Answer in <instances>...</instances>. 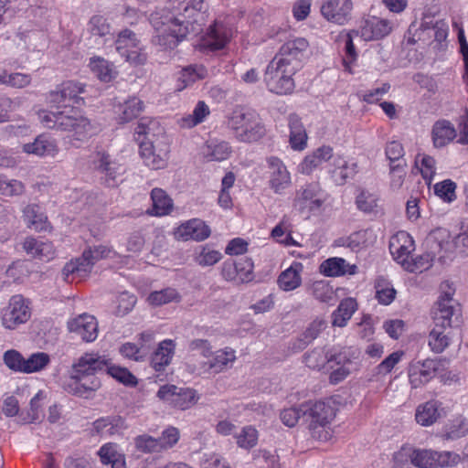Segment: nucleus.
<instances>
[{
    "label": "nucleus",
    "instance_id": "51",
    "mask_svg": "<svg viewBox=\"0 0 468 468\" xmlns=\"http://www.w3.org/2000/svg\"><path fill=\"white\" fill-rule=\"evenodd\" d=\"M292 223L287 217H283L271 232V236L277 242L285 246H298V243L292 237Z\"/></svg>",
    "mask_w": 468,
    "mask_h": 468
},
{
    "label": "nucleus",
    "instance_id": "42",
    "mask_svg": "<svg viewBox=\"0 0 468 468\" xmlns=\"http://www.w3.org/2000/svg\"><path fill=\"white\" fill-rule=\"evenodd\" d=\"M457 137L454 126L446 120H441L432 127V141L435 147H443Z\"/></svg>",
    "mask_w": 468,
    "mask_h": 468
},
{
    "label": "nucleus",
    "instance_id": "25",
    "mask_svg": "<svg viewBox=\"0 0 468 468\" xmlns=\"http://www.w3.org/2000/svg\"><path fill=\"white\" fill-rule=\"evenodd\" d=\"M377 240V234L372 229H360L351 233L347 237H342L335 240L338 247H346L353 251H360L372 246Z\"/></svg>",
    "mask_w": 468,
    "mask_h": 468
},
{
    "label": "nucleus",
    "instance_id": "54",
    "mask_svg": "<svg viewBox=\"0 0 468 468\" xmlns=\"http://www.w3.org/2000/svg\"><path fill=\"white\" fill-rule=\"evenodd\" d=\"M106 360L107 365L105 366L103 372H106L124 385L134 386L137 384L136 378L127 368L113 365L112 359L107 356Z\"/></svg>",
    "mask_w": 468,
    "mask_h": 468
},
{
    "label": "nucleus",
    "instance_id": "44",
    "mask_svg": "<svg viewBox=\"0 0 468 468\" xmlns=\"http://www.w3.org/2000/svg\"><path fill=\"white\" fill-rule=\"evenodd\" d=\"M357 309V303L353 298H346L342 300L332 314V325L337 327H345L347 322Z\"/></svg>",
    "mask_w": 468,
    "mask_h": 468
},
{
    "label": "nucleus",
    "instance_id": "45",
    "mask_svg": "<svg viewBox=\"0 0 468 468\" xmlns=\"http://www.w3.org/2000/svg\"><path fill=\"white\" fill-rule=\"evenodd\" d=\"M209 113L208 106L203 101H199L196 104L192 113L179 118L177 123L181 128L190 129L202 123Z\"/></svg>",
    "mask_w": 468,
    "mask_h": 468
},
{
    "label": "nucleus",
    "instance_id": "61",
    "mask_svg": "<svg viewBox=\"0 0 468 468\" xmlns=\"http://www.w3.org/2000/svg\"><path fill=\"white\" fill-rule=\"evenodd\" d=\"M375 288L376 298L379 303L388 305L394 301L397 292L389 282L379 278L376 282Z\"/></svg>",
    "mask_w": 468,
    "mask_h": 468
},
{
    "label": "nucleus",
    "instance_id": "37",
    "mask_svg": "<svg viewBox=\"0 0 468 468\" xmlns=\"http://www.w3.org/2000/svg\"><path fill=\"white\" fill-rule=\"evenodd\" d=\"M152 207L147 213L154 217L169 215L174 207L173 200L162 188L155 187L151 191Z\"/></svg>",
    "mask_w": 468,
    "mask_h": 468
},
{
    "label": "nucleus",
    "instance_id": "46",
    "mask_svg": "<svg viewBox=\"0 0 468 468\" xmlns=\"http://www.w3.org/2000/svg\"><path fill=\"white\" fill-rule=\"evenodd\" d=\"M93 428L101 436H112L119 433L125 425L123 419L120 416H110L95 420Z\"/></svg>",
    "mask_w": 468,
    "mask_h": 468
},
{
    "label": "nucleus",
    "instance_id": "22",
    "mask_svg": "<svg viewBox=\"0 0 468 468\" xmlns=\"http://www.w3.org/2000/svg\"><path fill=\"white\" fill-rule=\"evenodd\" d=\"M232 36V29L223 22L216 21L202 37L201 46L211 50L223 48Z\"/></svg>",
    "mask_w": 468,
    "mask_h": 468
},
{
    "label": "nucleus",
    "instance_id": "39",
    "mask_svg": "<svg viewBox=\"0 0 468 468\" xmlns=\"http://www.w3.org/2000/svg\"><path fill=\"white\" fill-rule=\"evenodd\" d=\"M290 129L289 143L293 150L302 151L307 145L306 130L296 114H291L288 118Z\"/></svg>",
    "mask_w": 468,
    "mask_h": 468
},
{
    "label": "nucleus",
    "instance_id": "43",
    "mask_svg": "<svg viewBox=\"0 0 468 468\" xmlns=\"http://www.w3.org/2000/svg\"><path fill=\"white\" fill-rule=\"evenodd\" d=\"M303 269V267L301 262H293L288 269L283 271L278 278L280 288L286 292L298 288L302 283L301 272Z\"/></svg>",
    "mask_w": 468,
    "mask_h": 468
},
{
    "label": "nucleus",
    "instance_id": "59",
    "mask_svg": "<svg viewBox=\"0 0 468 468\" xmlns=\"http://www.w3.org/2000/svg\"><path fill=\"white\" fill-rule=\"evenodd\" d=\"M329 350L324 348H314L306 353L303 356V362L312 369L320 370L329 363Z\"/></svg>",
    "mask_w": 468,
    "mask_h": 468
},
{
    "label": "nucleus",
    "instance_id": "31",
    "mask_svg": "<svg viewBox=\"0 0 468 468\" xmlns=\"http://www.w3.org/2000/svg\"><path fill=\"white\" fill-rule=\"evenodd\" d=\"M391 30L392 25L388 20L377 16L365 19L361 27V34L366 40L382 38L388 35Z\"/></svg>",
    "mask_w": 468,
    "mask_h": 468
},
{
    "label": "nucleus",
    "instance_id": "41",
    "mask_svg": "<svg viewBox=\"0 0 468 468\" xmlns=\"http://www.w3.org/2000/svg\"><path fill=\"white\" fill-rule=\"evenodd\" d=\"M305 410L310 418V423H331L335 416V409L325 401H315L309 406L305 405Z\"/></svg>",
    "mask_w": 468,
    "mask_h": 468
},
{
    "label": "nucleus",
    "instance_id": "58",
    "mask_svg": "<svg viewBox=\"0 0 468 468\" xmlns=\"http://www.w3.org/2000/svg\"><path fill=\"white\" fill-rule=\"evenodd\" d=\"M50 363V357L47 353L36 352L25 358V366L23 367L24 374H31L45 369Z\"/></svg>",
    "mask_w": 468,
    "mask_h": 468
},
{
    "label": "nucleus",
    "instance_id": "32",
    "mask_svg": "<svg viewBox=\"0 0 468 468\" xmlns=\"http://www.w3.org/2000/svg\"><path fill=\"white\" fill-rule=\"evenodd\" d=\"M90 251H83L81 257L76 258L66 263L62 270V274L66 281L69 280L70 275H74L78 278H84L91 271L94 263L90 258Z\"/></svg>",
    "mask_w": 468,
    "mask_h": 468
},
{
    "label": "nucleus",
    "instance_id": "27",
    "mask_svg": "<svg viewBox=\"0 0 468 468\" xmlns=\"http://www.w3.org/2000/svg\"><path fill=\"white\" fill-rule=\"evenodd\" d=\"M460 309L456 304H449V301H438L433 310L435 326L451 329L458 322Z\"/></svg>",
    "mask_w": 468,
    "mask_h": 468
},
{
    "label": "nucleus",
    "instance_id": "49",
    "mask_svg": "<svg viewBox=\"0 0 468 468\" xmlns=\"http://www.w3.org/2000/svg\"><path fill=\"white\" fill-rule=\"evenodd\" d=\"M450 343V330L434 325L428 337V344L431 351L440 354L449 346Z\"/></svg>",
    "mask_w": 468,
    "mask_h": 468
},
{
    "label": "nucleus",
    "instance_id": "1",
    "mask_svg": "<svg viewBox=\"0 0 468 468\" xmlns=\"http://www.w3.org/2000/svg\"><path fill=\"white\" fill-rule=\"evenodd\" d=\"M207 9L204 0H189L152 13L150 23L155 31L153 41L165 48H174L188 35H197L206 22Z\"/></svg>",
    "mask_w": 468,
    "mask_h": 468
},
{
    "label": "nucleus",
    "instance_id": "11",
    "mask_svg": "<svg viewBox=\"0 0 468 468\" xmlns=\"http://www.w3.org/2000/svg\"><path fill=\"white\" fill-rule=\"evenodd\" d=\"M114 44L116 51L125 61L143 64L146 60L145 54L142 52L141 41L133 31L127 28L120 31Z\"/></svg>",
    "mask_w": 468,
    "mask_h": 468
},
{
    "label": "nucleus",
    "instance_id": "5",
    "mask_svg": "<svg viewBox=\"0 0 468 468\" xmlns=\"http://www.w3.org/2000/svg\"><path fill=\"white\" fill-rule=\"evenodd\" d=\"M273 58L267 66L264 81L270 91L276 94H289L294 89L292 76L298 69Z\"/></svg>",
    "mask_w": 468,
    "mask_h": 468
},
{
    "label": "nucleus",
    "instance_id": "36",
    "mask_svg": "<svg viewBox=\"0 0 468 468\" xmlns=\"http://www.w3.org/2000/svg\"><path fill=\"white\" fill-rule=\"evenodd\" d=\"M140 154L144 164L153 168H163L166 164L168 150L164 149L156 153L153 142H140Z\"/></svg>",
    "mask_w": 468,
    "mask_h": 468
},
{
    "label": "nucleus",
    "instance_id": "48",
    "mask_svg": "<svg viewBox=\"0 0 468 468\" xmlns=\"http://www.w3.org/2000/svg\"><path fill=\"white\" fill-rule=\"evenodd\" d=\"M101 461L103 464H111L112 468H125V458L118 451L114 443H106L99 451Z\"/></svg>",
    "mask_w": 468,
    "mask_h": 468
},
{
    "label": "nucleus",
    "instance_id": "64",
    "mask_svg": "<svg viewBox=\"0 0 468 468\" xmlns=\"http://www.w3.org/2000/svg\"><path fill=\"white\" fill-rule=\"evenodd\" d=\"M413 466V447L403 446L393 455L392 468H411Z\"/></svg>",
    "mask_w": 468,
    "mask_h": 468
},
{
    "label": "nucleus",
    "instance_id": "20",
    "mask_svg": "<svg viewBox=\"0 0 468 468\" xmlns=\"http://www.w3.org/2000/svg\"><path fill=\"white\" fill-rule=\"evenodd\" d=\"M211 234V229L200 218H192L180 224L175 230V237L178 240L202 241Z\"/></svg>",
    "mask_w": 468,
    "mask_h": 468
},
{
    "label": "nucleus",
    "instance_id": "62",
    "mask_svg": "<svg viewBox=\"0 0 468 468\" xmlns=\"http://www.w3.org/2000/svg\"><path fill=\"white\" fill-rule=\"evenodd\" d=\"M378 197L376 194L362 189L356 197V207L367 214L375 213L378 208Z\"/></svg>",
    "mask_w": 468,
    "mask_h": 468
},
{
    "label": "nucleus",
    "instance_id": "12",
    "mask_svg": "<svg viewBox=\"0 0 468 468\" xmlns=\"http://www.w3.org/2000/svg\"><path fill=\"white\" fill-rule=\"evenodd\" d=\"M321 187L317 183H310L301 186L296 191L293 200V207L300 213L309 216L316 213L324 204Z\"/></svg>",
    "mask_w": 468,
    "mask_h": 468
},
{
    "label": "nucleus",
    "instance_id": "30",
    "mask_svg": "<svg viewBox=\"0 0 468 468\" xmlns=\"http://www.w3.org/2000/svg\"><path fill=\"white\" fill-rule=\"evenodd\" d=\"M144 109L143 101L137 97H130L122 102L114 105L116 120L126 123L137 118Z\"/></svg>",
    "mask_w": 468,
    "mask_h": 468
},
{
    "label": "nucleus",
    "instance_id": "63",
    "mask_svg": "<svg viewBox=\"0 0 468 468\" xmlns=\"http://www.w3.org/2000/svg\"><path fill=\"white\" fill-rule=\"evenodd\" d=\"M134 445L136 450L143 453L161 452V446L158 444L156 438L148 434L135 437Z\"/></svg>",
    "mask_w": 468,
    "mask_h": 468
},
{
    "label": "nucleus",
    "instance_id": "6",
    "mask_svg": "<svg viewBox=\"0 0 468 468\" xmlns=\"http://www.w3.org/2000/svg\"><path fill=\"white\" fill-rule=\"evenodd\" d=\"M32 315L31 303L22 294L11 296L0 311L1 324L5 329L16 330L27 324Z\"/></svg>",
    "mask_w": 468,
    "mask_h": 468
},
{
    "label": "nucleus",
    "instance_id": "9",
    "mask_svg": "<svg viewBox=\"0 0 468 468\" xmlns=\"http://www.w3.org/2000/svg\"><path fill=\"white\" fill-rule=\"evenodd\" d=\"M236 359V351L227 346L213 352L210 359L189 364L188 367L191 368L192 373L197 375L218 374L231 367Z\"/></svg>",
    "mask_w": 468,
    "mask_h": 468
},
{
    "label": "nucleus",
    "instance_id": "60",
    "mask_svg": "<svg viewBox=\"0 0 468 468\" xmlns=\"http://www.w3.org/2000/svg\"><path fill=\"white\" fill-rule=\"evenodd\" d=\"M236 443L239 448L250 450L256 446L259 439L258 431L251 425L244 426L235 433Z\"/></svg>",
    "mask_w": 468,
    "mask_h": 468
},
{
    "label": "nucleus",
    "instance_id": "28",
    "mask_svg": "<svg viewBox=\"0 0 468 468\" xmlns=\"http://www.w3.org/2000/svg\"><path fill=\"white\" fill-rule=\"evenodd\" d=\"M84 92V85L69 80L63 82L59 89L49 93V101L54 104L65 105L68 101H73L74 103H79L83 101L82 98L79 97V94Z\"/></svg>",
    "mask_w": 468,
    "mask_h": 468
},
{
    "label": "nucleus",
    "instance_id": "52",
    "mask_svg": "<svg viewBox=\"0 0 468 468\" xmlns=\"http://www.w3.org/2000/svg\"><path fill=\"white\" fill-rule=\"evenodd\" d=\"M180 301L181 295L179 292L170 287L152 292L147 297V302L153 306H161L170 303H179Z\"/></svg>",
    "mask_w": 468,
    "mask_h": 468
},
{
    "label": "nucleus",
    "instance_id": "47",
    "mask_svg": "<svg viewBox=\"0 0 468 468\" xmlns=\"http://www.w3.org/2000/svg\"><path fill=\"white\" fill-rule=\"evenodd\" d=\"M90 70L99 80L110 82L116 77V70L112 63L101 57L91 58L89 64Z\"/></svg>",
    "mask_w": 468,
    "mask_h": 468
},
{
    "label": "nucleus",
    "instance_id": "33",
    "mask_svg": "<svg viewBox=\"0 0 468 468\" xmlns=\"http://www.w3.org/2000/svg\"><path fill=\"white\" fill-rule=\"evenodd\" d=\"M442 416L441 403L431 399L418 406L415 413L416 421L424 427L434 424Z\"/></svg>",
    "mask_w": 468,
    "mask_h": 468
},
{
    "label": "nucleus",
    "instance_id": "21",
    "mask_svg": "<svg viewBox=\"0 0 468 468\" xmlns=\"http://www.w3.org/2000/svg\"><path fill=\"white\" fill-rule=\"evenodd\" d=\"M267 164L270 174V187L276 194H282L290 186L292 180L291 175L283 162L275 156L267 158Z\"/></svg>",
    "mask_w": 468,
    "mask_h": 468
},
{
    "label": "nucleus",
    "instance_id": "15",
    "mask_svg": "<svg viewBox=\"0 0 468 468\" xmlns=\"http://www.w3.org/2000/svg\"><path fill=\"white\" fill-rule=\"evenodd\" d=\"M440 367V361L425 359L411 362L408 368L409 381L412 388H418L430 382Z\"/></svg>",
    "mask_w": 468,
    "mask_h": 468
},
{
    "label": "nucleus",
    "instance_id": "24",
    "mask_svg": "<svg viewBox=\"0 0 468 468\" xmlns=\"http://www.w3.org/2000/svg\"><path fill=\"white\" fill-rule=\"evenodd\" d=\"M328 172L336 185L346 184L347 179L353 178L357 173V165L356 162L347 160L342 155L335 154L329 164Z\"/></svg>",
    "mask_w": 468,
    "mask_h": 468
},
{
    "label": "nucleus",
    "instance_id": "4",
    "mask_svg": "<svg viewBox=\"0 0 468 468\" xmlns=\"http://www.w3.org/2000/svg\"><path fill=\"white\" fill-rule=\"evenodd\" d=\"M59 132L66 133L71 145L79 146L77 143H84L96 135L99 125L81 114H77L72 109L65 111L60 121Z\"/></svg>",
    "mask_w": 468,
    "mask_h": 468
},
{
    "label": "nucleus",
    "instance_id": "8",
    "mask_svg": "<svg viewBox=\"0 0 468 468\" xmlns=\"http://www.w3.org/2000/svg\"><path fill=\"white\" fill-rule=\"evenodd\" d=\"M462 461L459 453L413 447V466L417 468H452Z\"/></svg>",
    "mask_w": 468,
    "mask_h": 468
},
{
    "label": "nucleus",
    "instance_id": "34",
    "mask_svg": "<svg viewBox=\"0 0 468 468\" xmlns=\"http://www.w3.org/2000/svg\"><path fill=\"white\" fill-rule=\"evenodd\" d=\"M176 343L172 339H165L158 344L152 355L151 365L155 371L164 370L172 361L175 355Z\"/></svg>",
    "mask_w": 468,
    "mask_h": 468
},
{
    "label": "nucleus",
    "instance_id": "23",
    "mask_svg": "<svg viewBox=\"0 0 468 468\" xmlns=\"http://www.w3.org/2000/svg\"><path fill=\"white\" fill-rule=\"evenodd\" d=\"M414 250V240L406 231H399L389 240V251L393 259L401 266L410 259Z\"/></svg>",
    "mask_w": 468,
    "mask_h": 468
},
{
    "label": "nucleus",
    "instance_id": "57",
    "mask_svg": "<svg viewBox=\"0 0 468 468\" xmlns=\"http://www.w3.org/2000/svg\"><path fill=\"white\" fill-rule=\"evenodd\" d=\"M23 218L29 227L37 230H42L45 228L47 217L41 212L37 205L30 204L25 207Z\"/></svg>",
    "mask_w": 468,
    "mask_h": 468
},
{
    "label": "nucleus",
    "instance_id": "35",
    "mask_svg": "<svg viewBox=\"0 0 468 468\" xmlns=\"http://www.w3.org/2000/svg\"><path fill=\"white\" fill-rule=\"evenodd\" d=\"M23 249L31 257L45 261L53 259L55 254L51 242L37 239L33 237H28L24 240Z\"/></svg>",
    "mask_w": 468,
    "mask_h": 468
},
{
    "label": "nucleus",
    "instance_id": "50",
    "mask_svg": "<svg viewBox=\"0 0 468 468\" xmlns=\"http://www.w3.org/2000/svg\"><path fill=\"white\" fill-rule=\"evenodd\" d=\"M436 252L433 250L431 252L410 257V260L409 259L402 267L410 272L420 273L431 267Z\"/></svg>",
    "mask_w": 468,
    "mask_h": 468
},
{
    "label": "nucleus",
    "instance_id": "13",
    "mask_svg": "<svg viewBox=\"0 0 468 468\" xmlns=\"http://www.w3.org/2000/svg\"><path fill=\"white\" fill-rule=\"evenodd\" d=\"M157 397L172 407L181 410L193 407L198 400V396L195 389L178 388L169 384L160 387Z\"/></svg>",
    "mask_w": 468,
    "mask_h": 468
},
{
    "label": "nucleus",
    "instance_id": "2",
    "mask_svg": "<svg viewBox=\"0 0 468 468\" xmlns=\"http://www.w3.org/2000/svg\"><path fill=\"white\" fill-rule=\"evenodd\" d=\"M106 365V355L98 352L84 353L72 364L65 389L80 398H91L101 386L97 374L103 372Z\"/></svg>",
    "mask_w": 468,
    "mask_h": 468
},
{
    "label": "nucleus",
    "instance_id": "40",
    "mask_svg": "<svg viewBox=\"0 0 468 468\" xmlns=\"http://www.w3.org/2000/svg\"><path fill=\"white\" fill-rule=\"evenodd\" d=\"M334 156L333 148L323 145L303 159L300 165V171L303 174L309 175L324 162L332 161Z\"/></svg>",
    "mask_w": 468,
    "mask_h": 468
},
{
    "label": "nucleus",
    "instance_id": "56",
    "mask_svg": "<svg viewBox=\"0 0 468 468\" xmlns=\"http://www.w3.org/2000/svg\"><path fill=\"white\" fill-rule=\"evenodd\" d=\"M25 193L26 185L22 181L0 175V195L14 197H21Z\"/></svg>",
    "mask_w": 468,
    "mask_h": 468
},
{
    "label": "nucleus",
    "instance_id": "53",
    "mask_svg": "<svg viewBox=\"0 0 468 468\" xmlns=\"http://www.w3.org/2000/svg\"><path fill=\"white\" fill-rule=\"evenodd\" d=\"M162 129L159 127L157 121L150 118H142L135 128L136 140L139 143L142 141L152 142L151 137L160 133Z\"/></svg>",
    "mask_w": 468,
    "mask_h": 468
},
{
    "label": "nucleus",
    "instance_id": "38",
    "mask_svg": "<svg viewBox=\"0 0 468 468\" xmlns=\"http://www.w3.org/2000/svg\"><path fill=\"white\" fill-rule=\"evenodd\" d=\"M357 267L346 262L343 258H329L320 265V272L327 277H336L345 274H355Z\"/></svg>",
    "mask_w": 468,
    "mask_h": 468
},
{
    "label": "nucleus",
    "instance_id": "16",
    "mask_svg": "<svg viewBox=\"0 0 468 468\" xmlns=\"http://www.w3.org/2000/svg\"><path fill=\"white\" fill-rule=\"evenodd\" d=\"M353 10L352 0H323L322 16L329 22L346 25L351 19Z\"/></svg>",
    "mask_w": 468,
    "mask_h": 468
},
{
    "label": "nucleus",
    "instance_id": "29",
    "mask_svg": "<svg viewBox=\"0 0 468 468\" xmlns=\"http://www.w3.org/2000/svg\"><path fill=\"white\" fill-rule=\"evenodd\" d=\"M23 152L40 157H54L58 153V146L55 139L47 134L38 135L34 142L23 144Z\"/></svg>",
    "mask_w": 468,
    "mask_h": 468
},
{
    "label": "nucleus",
    "instance_id": "17",
    "mask_svg": "<svg viewBox=\"0 0 468 468\" xmlns=\"http://www.w3.org/2000/svg\"><path fill=\"white\" fill-rule=\"evenodd\" d=\"M308 47L309 43L303 37L290 39L280 48L279 53L274 58L285 64L290 63L289 66L299 69Z\"/></svg>",
    "mask_w": 468,
    "mask_h": 468
},
{
    "label": "nucleus",
    "instance_id": "10",
    "mask_svg": "<svg viewBox=\"0 0 468 468\" xmlns=\"http://www.w3.org/2000/svg\"><path fill=\"white\" fill-rule=\"evenodd\" d=\"M90 165L109 186H113L125 168L104 150H99L90 155Z\"/></svg>",
    "mask_w": 468,
    "mask_h": 468
},
{
    "label": "nucleus",
    "instance_id": "7",
    "mask_svg": "<svg viewBox=\"0 0 468 468\" xmlns=\"http://www.w3.org/2000/svg\"><path fill=\"white\" fill-rule=\"evenodd\" d=\"M358 352L353 347H333L329 350L328 369L331 370L329 381L338 384L346 379L355 368V360Z\"/></svg>",
    "mask_w": 468,
    "mask_h": 468
},
{
    "label": "nucleus",
    "instance_id": "55",
    "mask_svg": "<svg viewBox=\"0 0 468 468\" xmlns=\"http://www.w3.org/2000/svg\"><path fill=\"white\" fill-rule=\"evenodd\" d=\"M32 77L30 74L13 72L8 73L6 70L0 72V84L14 89H24L31 84Z\"/></svg>",
    "mask_w": 468,
    "mask_h": 468
},
{
    "label": "nucleus",
    "instance_id": "19",
    "mask_svg": "<svg viewBox=\"0 0 468 468\" xmlns=\"http://www.w3.org/2000/svg\"><path fill=\"white\" fill-rule=\"evenodd\" d=\"M68 329L85 342H93L98 337V323L93 315L82 314L68 322Z\"/></svg>",
    "mask_w": 468,
    "mask_h": 468
},
{
    "label": "nucleus",
    "instance_id": "14",
    "mask_svg": "<svg viewBox=\"0 0 468 468\" xmlns=\"http://www.w3.org/2000/svg\"><path fill=\"white\" fill-rule=\"evenodd\" d=\"M253 267V262L249 258H242L237 261L228 260L222 263L221 275L226 281L236 284L249 282L254 278Z\"/></svg>",
    "mask_w": 468,
    "mask_h": 468
},
{
    "label": "nucleus",
    "instance_id": "26",
    "mask_svg": "<svg viewBox=\"0 0 468 468\" xmlns=\"http://www.w3.org/2000/svg\"><path fill=\"white\" fill-rule=\"evenodd\" d=\"M200 154L207 162H222L230 157L232 147L227 141L210 138L202 146Z\"/></svg>",
    "mask_w": 468,
    "mask_h": 468
},
{
    "label": "nucleus",
    "instance_id": "18",
    "mask_svg": "<svg viewBox=\"0 0 468 468\" xmlns=\"http://www.w3.org/2000/svg\"><path fill=\"white\" fill-rule=\"evenodd\" d=\"M446 238H449L446 229H437L431 234L428 242H436L439 250L445 252H452L454 249L460 253L468 254V228L463 229L452 242L445 241Z\"/></svg>",
    "mask_w": 468,
    "mask_h": 468
},
{
    "label": "nucleus",
    "instance_id": "3",
    "mask_svg": "<svg viewBox=\"0 0 468 468\" xmlns=\"http://www.w3.org/2000/svg\"><path fill=\"white\" fill-rule=\"evenodd\" d=\"M228 125L235 138L242 143L257 142L266 133L262 120L252 110L234 111L229 119Z\"/></svg>",
    "mask_w": 468,
    "mask_h": 468
}]
</instances>
